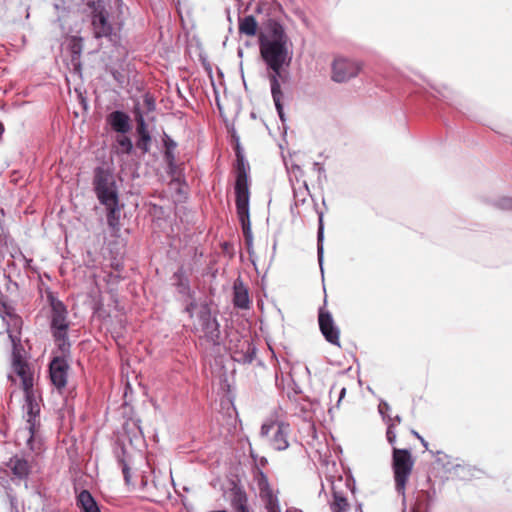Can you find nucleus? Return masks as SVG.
<instances>
[{"instance_id":"obj_18","label":"nucleus","mask_w":512,"mask_h":512,"mask_svg":"<svg viewBox=\"0 0 512 512\" xmlns=\"http://www.w3.org/2000/svg\"><path fill=\"white\" fill-rule=\"evenodd\" d=\"M435 499V490H419L411 512H430Z\"/></svg>"},{"instance_id":"obj_37","label":"nucleus","mask_w":512,"mask_h":512,"mask_svg":"<svg viewBox=\"0 0 512 512\" xmlns=\"http://www.w3.org/2000/svg\"><path fill=\"white\" fill-rule=\"evenodd\" d=\"M9 500H10V506H11V512H20L18 508V502L16 498H14L12 495L8 494Z\"/></svg>"},{"instance_id":"obj_45","label":"nucleus","mask_w":512,"mask_h":512,"mask_svg":"<svg viewBox=\"0 0 512 512\" xmlns=\"http://www.w3.org/2000/svg\"><path fill=\"white\" fill-rule=\"evenodd\" d=\"M412 435H414L417 439H420L422 436L415 430L411 431Z\"/></svg>"},{"instance_id":"obj_25","label":"nucleus","mask_w":512,"mask_h":512,"mask_svg":"<svg viewBox=\"0 0 512 512\" xmlns=\"http://www.w3.org/2000/svg\"><path fill=\"white\" fill-rule=\"evenodd\" d=\"M234 305L241 309H247L250 304L249 295L245 288L242 286H234Z\"/></svg>"},{"instance_id":"obj_21","label":"nucleus","mask_w":512,"mask_h":512,"mask_svg":"<svg viewBox=\"0 0 512 512\" xmlns=\"http://www.w3.org/2000/svg\"><path fill=\"white\" fill-rule=\"evenodd\" d=\"M77 505L81 512H101L97 502L87 490H82L77 496Z\"/></svg>"},{"instance_id":"obj_17","label":"nucleus","mask_w":512,"mask_h":512,"mask_svg":"<svg viewBox=\"0 0 512 512\" xmlns=\"http://www.w3.org/2000/svg\"><path fill=\"white\" fill-rule=\"evenodd\" d=\"M106 121L117 133L125 134L131 129L129 115L120 110H116L108 114Z\"/></svg>"},{"instance_id":"obj_49","label":"nucleus","mask_w":512,"mask_h":512,"mask_svg":"<svg viewBox=\"0 0 512 512\" xmlns=\"http://www.w3.org/2000/svg\"><path fill=\"white\" fill-rule=\"evenodd\" d=\"M240 509L242 512H248V510L246 509V507L244 505H241Z\"/></svg>"},{"instance_id":"obj_50","label":"nucleus","mask_w":512,"mask_h":512,"mask_svg":"<svg viewBox=\"0 0 512 512\" xmlns=\"http://www.w3.org/2000/svg\"><path fill=\"white\" fill-rule=\"evenodd\" d=\"M367 390H368L369 392H371L372 394H374V391L372 390V388H371L369 385L367 386Z\"/></svg>"},{"instance_id":"obj_7","label":"nucleus","mask_w":512,"mask_h":512,"mask_svg":"<svg viewBox=\"0 0 512 512\" xmlns=\"http://www.w3.org/2000/svg\"><path fill=\"white\" fill-rule=\"evenodd\" d=\"M290 424L284 421H269L261 426L260 437L277 451L286 450L289 447Z\"/></svg>"},{"instance_id":"obj_32","label":"nucleus","mask_w":512,"mask_h":512,"mask_svg":"<svg viewBox=\"0 0 512 512\" xmlns=\"http://www.w3.org/2000/svg\"><path fill=\"white\" fill-rule=\"evenodd\" d=\"M493 205L501 210H512V197H501L495 200Z\"/></svg>"},{"instance_id":"obj_44","label":"nucleus","mask_w":512,"mask_h":512,"mask_svg":"<svg viewBox=\"0 0 512 512\" xmlns=\"http://www.w3.org/2000/svg\"><path fill=\"white\" fill-rule=\"evenodd\" d=\"M294 197H295L296 203L297 202H304L305 201L304 198L303 199H299L297 192H294Z\"/></svg>"},{"instance_id":"obj_13","label":"nucleus","mask_w":512,"mask_h":512,"mask_svg":"<svg viewBox=\"0 0 512 512\" xmlns=\"http://www.w3.org/2000/svg\"><path fill=\"white\" fill-rule=\"evenodd\" d=\"M318 322L320 331L325 337V339L331 343L338 345L339 344V330L336 327L332 315L321 307L319 309Z\"/></svg>"},{"instance_id":"obj_22","label":"nucleus","mask_w":512,"mask_h":512,"mask_svg":"<svg viewBox=\"0 0 512 512\" xmlns=\"http://www.w3.org/2000/svg\"><path fill=\"white\" fill-rule=\"evenodd\" d=\"M13 474L19 479H24L29 473V464L27 460L19 457H14L9 462Z\"/></svg>"},{"instance_id":"obj_39","label":"nucleus","mask_w":512,"mask_h":512,"mask_svg":"<svg viewBox=\"0 0 512 512\" xmlns=\"http://www.w3.org/2000/svg\"><path fill=\"white\" fill-rule=\"evenodd\" d=\"M19 258L23 261L24 263V266L26 268L30 267V264L32 262V259H29L27 258L24 254H22L21 252H19Z\"/></svg>"},{"instance_id":"obj_3","label":"nucleus","mask_w":512,"mask_h":512,"mask_svg":"<svg viewBox=\"0 0 512 512\" xmlns=\"http://www.w3.org/2000/svg\"><path fill=\"white\" fill-rule=\"evenodd\" d=\"M249 165L245 163L244 158L237 155V172L235 182L236 209L242 231L248 246H252V231L249 216V186H248Z\"/></svg>"},{"instance_id":"obj_12","label":"nucleus","mask_w":512,"mask_h":512,"mask_svg":"<svg viewBox=\"0 0 512 512\" xmlns=\"http://www.w3.org/2000/svg\"><path fill=\"white\" fill-rule=\"evenodd\" d=\"M435 461L441 465L447 473H450L459 479L464 480L471 476V469L469 466L461 463H455L452 457L443 451L436 452Z\"/></svg>"},{"instance_id":"obj_24","label":"nucleus","mask_w":512,"mask_h":512,"mask_svg":"<svg viewBox=\"0 0 512 512\" xmlns=\"http://www.w3.org/2000/svg\"><path fill=\"white\" fill-rule=\"evenodd\" d=\"M239 31L247 36H254L257 31V21L254 16L249 15L239 19Z\"/></svg>"},{"instance_id":"obj_38","label":"nucleus","mask_w":512,"mask_h":512,"mask_svg":"<svg viewBox=\"0 0 512 512\" xmlns=\"http://www.w3.org/2000/svg\"><path fill=\"white\" fill-rule=\"evenodd\" d=\"M354 78L363 70V63L354 60Z\"/></svg>"},{"instance_id":"obj_53","label":"nucleus","mask_w":512,"mask_h":512,"mask_svg":"<svg viewBox=\"0 0 512 512\" xmlns=\"http://www.w3.org/2000/svg\"><path fill=\"white\" fill-rule=\"evenodd\" d=\"M353 491H354V492L356 491V488H355V487L353 488Z\"/></svg>"},{"instance_id":"obj_36","label":"nucleus","mask_w":512,"mask_h":512,"mask_svg":"<svg viewBox=\"0 0 512 512\" xmlns=\"http://www.w3.org/2000/svg\"><path fill=\"white\" fill-rule=\"evenodd\" d=\"M164 146L165 150L174 151L175 148L177 147V143L170 137H166V139L164 140Z\"/></svg>"},{"instance_id":"obj_52","label":"nucleus","mask_w":512,"mask_h":512,"mask_svg":"<svg viewBox=\"0 0 512 512\" xmlns=\"http://www.w3.org/2000/svg\"><path fill=\"white\" fill-rule=\"evenodd\" d=\"M361 507H362V504H361V503H359V504L357 505V509H360V510H361Z\"/></svg>"},{"instance_id":"obj_26","label":"nucleus","mask_w":512,"mask_h":512,"mask_svg":"<svg viewBox=\"0 0 512 512\" xmlns=\"http://www.w3.org/2000/svg\"><path fill=\"white\" fill-rule=\"evenodd\" d=\"M349 508L350 504L347 498L344 497L340 492L334 491L331 510L333 512H348Z\"/></svg>"},{"instance_id":"obj_15","label":"nucleus","mask_w":512,"mask_h":512,"mask_svg":"<svg viewBox=\"0 0 512 512\" xmlns=\"http://www.w3.org/2000/svg\"><path fill=\"white\" fill-rule=\"evenodd\" d=\"M260 496L265 502V507L268 512H281L280 504L277 495L274 494L270 487L267 478L261 474L259 481Z\"/></svg>"},{"instance_id":"obj_51","label":"nucleus","mask_w":512,"mask_h":512,"mask_svg":"<svg viewBox=\"0 0 512 512\" xmlns=\"http://www.w3.org/2000/svg\"><path fill=\"white\" fill-rule=\"evenodd\" d=\"M358 384L361 386L362 385V380L360 378H358Z\"/></svg>"},{"instance_id":"obj_1","label":"nucleus","mask_w":512,"mask_h":512,"mask_svg":"<svg viewBox=\"0 0 512 512\" xmlns=\"http://www.w3.org/2000/svg\"><path fill=\"white\" fill-rule=\"evenodd\" d=\"M185 312L193 319L192 330L199 337L200 346L209 355H220L225 347L222 343L220 324L212 315L206 301L191 300L185 307Z\"/></svg>"},{"instance_id":"obj_34","label":"nucleus","mask_w":512,"mask_h":512,"mask_svg":"<svg viewBox=\"0 0 512 512\" xmlns=\"http://www.w3.org/2000/svg\"><path fill=\"white\" fill-rule=\"evenodd\" d=\"M119 464L121 466V469H122V473H123V476H124V480L127 484L130 483L131 481V474H130V468L128 466V464L125 462L124 459H120L119 460Z\"/></svg>"},{"instance_id":"obj_43","label":"nucleus","mask_w":512,"mask_h":512,"mask_svg":"<svg viewBox=\"0 0 512 512\" xmlns=\"http://www.w3.org/2000/svg\"><path fill=\"white\" fill-rule=\"evenodd\" d=\"M419 440H420L422 446L425 447L426 449H428V442L423 437H421Z\"/></svg>"},{"instance_id":"obj_14","label":"nucleus","mask_w":512,"mask_h":512,"mask_svg":"<svg viewBox=\"0 0 512 512\" xmlns=\"http://www.w3.org/2000/svg\"><path fill=\"white\" fill-rule=\"evenodd\" d=\"M12 367L13 371L20 378L23 390L25 392L30 391L33 387V375L30 371L29 365L21 358L20 355L14 353Z\"/></svg>"},{"instance_id":"obj_4","label":"nucleus","mask_w":512,"mask_h":512,"mask_svg":"<svg viewBox=\"0 0 512 512\" xmlns=\"http://www.w3.org/2000/svg\"><path fill=\"white\" fill-rule=\"evenodd\" d=\"M414 466V459L410 450L406 448L392 449V470L395 481V490L402 496V504L406 503L405 489Z\"/></svg>"},{"instance_id":"obj_31","label":"nucleus","mask_w":512,"mask_h":512,"mask_svg":"<svg viewBox=\"0 0 512 512\" xmlns=\"http://www.w3.org/2000/svg\"><path fill=\"white\" fill-rule=\"evenodd\" d=\"M55 342L57 343V346L62 354L61 357H64L66 354L69 353L70 350V342L67 336V331L63 333V337H54Z\"/></svg>"},{"instance_id":"obj_30","label":"nucleus","mask_w":512,"mask_h":512,"mask_svg":"<svg viewBox=\"0 0 512 512\" xmlns=\"http://www.w3.org/2000/svg\"><path fill=\"white\" fill-rule=\"evenodd\" d=\"M391 407L384 399H379L378 412L385 424L393 422L391 415L389 414Z\"/></svg>"},{"instance_id":"obj_41","label":"nucleus","mask_w":512,"mask_h":512,"mask_svg":"<svg viewBox=\"0 0 512 512\" xmlns=\"http://www.w3.org/2000/svg\"><path fill=\"white\" fill-rule=\"evenodd\" d=\"M345 393H346V389L345 388H341L340 391H339V397H338V401H337V406L341 402L342 398L345 396Z\"/></svg>"},{"instance_id":"obj_16","label":"nucleus","mask_w":512,"mask_h":512,"mask_svg":"<svg viewBox=\"0 0 512 512\" xmlns=\"http://www.w3.org/2000/svg\"><path fill=\"white\" fill-rule=\"evenodd\" d=\"M351 67L352 64L349 59L336 57L332 63L331 79L337 83L348 81L351 77Z\"/></svg>"},{"instance_id":"obj_48","label":"nucleus","mask_w":512,"mask_h":512,"mask_svg":"<svg viewBox=\"0 0 512 512\" xmlns=\"http://www.w3.org/2000/svg\"><path fill=\"white\" fill-rule=\"evenodd\" d=\"M441 97L447 102V104L452 105L450 102H448V98L444 93H441Z\"/></svg>"},{"instance_id":"obj_33","label":"nucleus","mask_w":512,"mask_h":512,"mask_svg":"<svg viewBox=\"0 0 512 512\" xmlns=\"http://www.w3.org/2000/svg\"><path fill=\"white\" fill-rule=\"evenodd\" d=\"M386 425V439L390 445H394L396 443L395 424L393 422H389Z\"/></svg>"},{"instance_id":"obj_23","label":"nucleus","mask_w":512,"mask_h":512,"mask_svg":"<svg viewBox=\"0 0 512 512\" xmlns=\"http://www.w3.org/2000/svg\"><path fill=\"white\" fill-rule=\"evenodd\" d=\"M173 281L175 286L177 287V290L182 295H190L191 289L190 284L187 276L185 275V272L183 268L178 269L173 274Z\"/></svg>"},{"instance_id":"obj_5","label":"nucleus","mask_w":512,"mask_h":512,"mask_svg":"<svg viewBox=\"0 0 512 512\" xmlns=\"http://www.w3.org/2000/svg\"><path fill=\"white\" fill-rule=\"evenodd\" d=\"M93 184L97 198L102 205L114 206L118 204V192L112 172L102 167L96 168Z\"/></svg>"},{"instance_id":"obj_6","label":"nucleus","mask_w":512,"mask_h":512,"mask_svg":"<svg viewBox=\"0 0 512 512\" xmlns=\"http://www.w3.org/2000/svg\"><path fill=\"white\" fill-rule=\"evenodd\" d=\"M90 9L91 24L95 38H108L110 41L116 37L115 29L110 23L108 11L102 0H84Z\"/></svg>"},{"instance_id":"obj_10","label":"nucleus","mask_w":512,"mask_h":512,"mask_svg":"<svg viewBox=\"0 0 512 512\" xmlns=\"http://www.w3.org/2000/svg\"><path fill=\"white\" fill-rule=\"evenodd\" d=\"M267 78L270 82L271 95L279 118L282 122L285 121L284 110L282 100L284 94L281 90V81L284 82L286 79L283 71H267Z\"/></svg>"},{"instance_id":"obj_42","label":"nucleus","mask_w":512,"mask_h":512,"mask_svg":"<svg viewBox=\"0 0 512 512\" xmlns=\"http://www.w3.org/2000/svg\"><path fill=\"white\" fill-rule=\"evenodd\" d=\"M392 419H393V423H394L395 425H396V424H400V423H401V421H402V418H401V416H400V415H396V416L392 417Z\"/></svg>"},{"instance_id":"obj_8","label":"nucleus","mask_w":512,"mask_h":512,"mask_svg":"<svg viewBox=\"0 0 512 512\" xmlns=\"http://www.w3.org/2000/svg\"><path fill=\"white\" fill-rule=\"evenodd\" d=\"M25 394L26 403L24 405V410L26 415L27 430L29 433L27 443L30 445L31 449H34L32 443L37 439L40 428V406L32 399L30 396V391L25 392Z\"/></svg>"},{"instance_id":"obj_28","label":"nucleus","mask_w":512,"mask_h":512,"mask_svg":"<svg viewBox=\"0 0 512 512\" xmlns=\"http://www.w3.org/2000/svg\"><path fill=\"white\" fill-rule=\"evenodd\" d=\"M107 209V223L111 228H116L119 224L120 207L119 203L114 206H105Z\"/></svg>"},{"instance_id":"obj_11","label":"nucleus","mask_w":512,"mask_h":512,"mask_svg":"<svg viewBox=\"0 0 512 512\" xmlns=\"http://www.w3.org/2000/svg\"><path fill=\"white\" fill-rule=\"evenodd\" d=\"M69 364L64 357L56 356L50 362L49 374L52 384L57 389H62L67 384Z\"/></svg>"},{"instance_id":"obj_20","label":"nucleus","mask_w":512,"mask_h":512,"mask_svg":"<svg viewBox=\"0 0 512 512\" xmlns=\"http://www.w3.org/2000/svg\"><path fill=\"white\" fill-rule=\"evenodd\" d=\"M255 356V347L249 340H243L240 344V350L233 352V359L237 362L251 363Z\"/></svg>"},{"instance_id":"obj_35","label":"nucleus","mask_w":512,"mask_h":512,"mask_svg":"<svg viewBox=\"0 0 512 512\" xmlns=\"http://www.w3.org/2000/svg\"><path fill=\"white\" fill-rule=\"evenodd\" d=\"M165 160L167 162V165L170 169H173L175 166V155L174 151L165 150L164 153Z\"/></svg>"},{"instance_id":"obj_2","label":"nucleus","mask_w":512,"mask_h":512,"mask_svg":"<svg viewBox=\"0 0 512 512\" xmlns=\"http://www.w3.org/2000/svg\"><path fill=\"white\" fill-rule=\"evenodd\" d=\"M290 41L283 26L271 21L268 25V34L260 37L261 57L267 65L268 71H283L292 60Z\"/></svg>"},{"instance_id":"obj_27","label":"nucleus","mask_w":512,"mask_h":512,"mask_svg":"<svg viewBox=\"0 0 512 512\" xmlns=\"http://www.w3.org/2000/svg\"><path fill=\"white\" fill-rule=\"evenodd\" d=\"M116 144H117V153L118 154H131L133 151V143L131 139L124 134L121 136H117L116 138Z\"/></svg>"},{"instance_id":"obj_47","label":"nucleus","mask_w":512,"mask_h":512,"mask_svg":"<svg viewBox=\"0 0 512 512\" xmlns=\"http://www.w3.org/2000/svg\"><path fill=\"white\" fill-rule=\"evenodd\" d=\"M9 337H10L11 341L13 342V344L15 345L16 340H17L16 336L9 334Z\"/></svg>"},{"instance_id":"obj_29","label":"nucleus","mask_w":512,"mask_h":512,"mask_svg":"<svg viewBox=\"0 0 512 512\" xmlns=\"http://www.w3.org/2000/svg\"><path fill=\"white\" fill-rule=\"evenodd\" d=\"M323 236H324V225H323V214L319 213V227H318V233H317V252H318V260L320 265L322 264V258H323Z\"/></svg>"},{"instance_id":"obj_46","label":"nucleus","mask_w":512,"mask_h":512,"mask_svg":"<svg viewBox=\"0 0 512 512\" xmlns=\"http://www.w3.org/2000/svg\"><path fill=\"white\" fill-rule=\"evenodd\" d=\"M286 512H301V511H300V510H298V509H296V508L291 507V508H288V509L286 510Z\"/></svg>"},{"instance_id":"obj_9","label":"nucleus","mask_w":512,"mask_h":512,"mask_svg":"<svg viewBox=\"0 0 512 512\" xmlns=\"http://www.w3.org/2000/svg\"><path fill=\"white\" fill-rule=\"evenodd\" d=\"M51 310V330L53 337H63V333L69 328L67 309L61 301L52 299Z\"/></svg>"},{"instance_id":"obj_40","label":"nucleus","mask_w":512,"mask_h":512,"mask_svg":"<svg viewBox=\"0 0 512 512\" xmlns=\"http://www.w3.org/2000/svg\"><path fill=\"white\" fill-rule=\"evenodd\" d=\"M72 52L73 54L80 55L81 53V44L79 42H74L72 45Z\"/></svg>"},{"instance_id":"obj_19","label":"nucleus","mask_w":512,"mask_h":512,"mask_svg":"<svg viewBox=\"0 0 512 512\" xmlns=\"http://www.w3.org/2000/svg\"><path fill=\"white\" fill-rule=\"evenodd\" d=\"M136 131L139 136L136 145L143 153H147L150 150L151 136L142 115L137 118Z\"/></svg>"}]
</instances>
